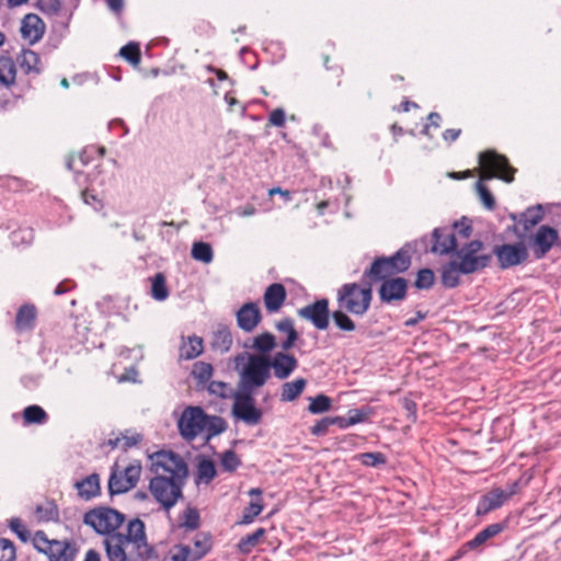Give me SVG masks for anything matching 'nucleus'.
<instances>
[{
    "label": "nucleus",
    "instance_id": "obj_1",
    "mask_svg": "<svg viewBox=\"0 0 561 561\" xmlns=\"http://www.w3.org/2000/svg\"><path fill=\"white\" fill-rule=\"evenodd\" d=\"M151 471L149 491H182L188 478L184 458L171 450H160L150 456Z\"/></svg>",
    "mask_w": 561,
    "mask_h": 561
},
{
    "label": "nucleus",
    "instance_id": "obj_2",
    "mask_svg": "<svg viewBox=\"0 0 561 561\" xmlns=\"http://www.w3.org/2000/svg\"><path fill=\"white\" fill-rule=\"evenodd\" d=\"M180 435L187 442L204 436L206 442L224 433L227 423L221 416L209 415L201 407H186L178 420Z\"/></svg>",
    "mask_w": 561,
    "mask_h": 561
},
{
    "label": "nucleus",
    "instance_id": "obj_3",
    "mask_svg": "<svg viewBox=\"0 0 561 561\" xmlns=\"http://www.w3.org/2000/svg\"><path fill=\"white\" fill-rule=\"evenodd\" d=\"M233 363L239 374V390L255 393L272 377V373L268 369L267 355L243 352L234 356Z\"/></svg>",
    "mask_w": 561,
    "mask_h": 561
},
{
    "label": "nucleus",
    "instance_id": "obj_4",
    "mask_svg": "<svg viewBox=\"0 0 561 561\" xmlns=\"http://www.w3.org/2000/svg\"><path fill=\"white\" fill-rule=\"evenodd\" d=\"M373 299L370 285L360 286L356 283H347L337 290L336 301L339 308L354 316H363L369 309Z\"/></svg>",
    "mask_w": 561,
    "mask_h": 561
},
{
    "label": "nucleus",
    "instance_id": "obj_5",
    "mask_svg": "<svg viewBox=\"0 0 561 561\" xmlns=\"http://www.w3.org/2000/svg\"><path fill=\"white\" fill-rule=\"evenodd\" d=\"M482 250L483 242L472 240L456 250L453 260L458 264L462 274H473L485 268L492 260V254L482 253Z\"/></svg>",
    "mask_w": 561,
    "mask_h": 561
},
{
    "label": "nucleus",
    "instance_id": "obj_6",
    "mask_svg": "<svg viewBox=\"0 0 561 561\" xmlns=\"http://www.w3.org/2000/svg\"><path fill=\"white\" fill-rule=\"evenodd\" d=\"M140 474V461L134 460L126 465L116 461L111 469L108 491H131L137 486Z\"/></svg>",
    "mask_w": 561,
    "mask_h": 561
},
{
    "label": "nucleus",
    "instance_id": "obj_7",
    "mask_svg": "<svg viewBox=\"0 0 561 561\" xmlns=\"http://www.w3.org/2000/svg\"><path fill=\"white\" fill-rule=\"evenodd\" d=\"M125 516L110 507H99L84 514V524L91 526L96 533L108 536L122 526Z\"/></svg>",
    "mask_w": 561,
    "mask_h": 561
},
{
    "label": "nucleus",
    "instance_id": "obj_8",
    "mask_svg": "<svg viewBox=\"0 0 561 561\" xmlns=\"http://www.w3.org/2000/svg\"><path fill=\"white\" fill-rule=\"evenodd\" d=\"M479 162L483 169L482 180L499 178L507 183L514 180L515 169L504 156L489 150L479 154Z\"/></svg>",
    "mask_w": 561,
    "mask_h": 561
},
{
    "label": "nucleus",
    "instance_id": "obj_9",
    "mask_svg": "<svg viewBox=\"0 0 561 561\" xmlns=\"http://www.w3.org/2000/svg\"><path fill=\"white\" fill-rule=\"evenodd\" d=\"M213 548V536L209 533H198L193 539V547L188 545L174 546L175 561H201Z\"/></svg>",
    "mask_w": 561,
    "mask_h": 561
},
{
    "label": "nucleus",
    "instance_id": "obj_10",
    "mask_svg": "<svg viewBox=\"0 0 561 561\" xmlns=\"http://www.w3.org/2000/svg\"><path fill=\"white\" fill-rule=\"evenodd\" d=\"M254 392L237 390L232 404V414L234 417L243 421L248 425H256L262 420V411L255 407Z\"/></svg>",
    "mask_w": 561,
    "mask_h": 561
},
{
    "label": "nucleus",
    "instance_id": "obj_11",
    "mask_svg": "<svg viewBox=\"0 0 561 561\" xmlns=\"http://www.w3.org/2000/svg\"><path fill=\"white\" fill-rule=\"evenodd\" d=\"M123 538L127 543L134 545L140 559L151 560L158 557L154 548L147 542L145 524L140 519L136 518L128 523L127 534H123Z\"/></svg>",
    "mask_w": 561,
    "mask_h": 561
},
{
    "label": "nucleus",
    "instance_id": "obj_12",
    "mask_svg": "<svg viewBox=\"0 0 561 561\" xmlns=\"http://www.w3.org/2000/svg\"><path fill=\"white\" fill-rule=\"evenodd\" d=\"M298 316L310 321L318 330H327L330 319L329 300L322 298L309 304L298 309Z\"/></svg>",
    "mask_w": 561,
    "mask_h": 561
},
{
    "label": "nucleus",
    "instance_id": "obj_13",
    "mask_svg": "<svg viewBox=\"0 0 561 561\" xmlns=\"http://www.w3.org/2000/svg\"><path fill=\"white\" fill-rule=\"evenodd\" d=\"M493 253L497 257L500 267L503 270L516 266L528 257L527 249L523 243L496 245L493 249Z\"/></svg>",
    "mask_w": 561,
    "mask_h": 561
},
{
    "label": "nucleus",
    "instance_id": "obj_14",
    "mask_svg": "<svg viewBox=\"0 0 561 561\" xmlns=\"http://www.w3.org/2000/svg\"><path fill=\"white\" fill-rule=\"evenodd\" d=\"M267 362L270 373L279 380L287 379L298 367V359L283 350L273 356L267 355Z\"/></svg>",
    "mask_w": 561,
    "mask_h": 561
},
{
    "label": "nucleus",
    "instance_id": "obj_15",
    "mask_svg": "<svg viewBox=\"0 0 561 561\" xmlns=\"http://www.w3.org/2000/svg\"><path fill=\"white\" fill-rule=\"evenodd\" d=\"M431 242L430 251L435 254L444 255L457 250L455 233L448 227L435 228L432 232Z\"/></svg>",
    "mask_w": 561,
    "mask_h": 561
},
{
    "label": "nucleus",
    "instance_id": "obj_16",
    "mask_svg": "<svg viewBox=\"0 0 561 561\" xmlns=\"http://www.w3.org/2000/svg\"><path fill=\"white\" fill-rule=\"evenodd\" d=\"M408 280L402 277L385 279L379 288L381 301L391 304L403 300L407 296Z\"/></svg>",
    "mask_w": 561,
    "mask_h": 561
},
{
    "label": "nucleus",
    "instance_id": "obj_17",
    "mask_svg": "<svg viewBox=\"0 0 561 561\" xmlns=\"http://www.w3.org/2000/svg\"><path fill=\"white\" fill-rule=\"evenodd\" d=\"M558 231L549 226H541L534 236L533 251L537 259L543 257L558 240Z\"/></svg>",
    "mask_w": 561,
    "mask_h": 561
},
{
    "label": "nucleus",
    "instance_id": "obj_18",
    "mask_svg": "<svg viewBox=\"0 0 561 561\" xmlns=\"http://www.w3.org/2000/svg\"><path fill=\"white\" fill-rule=\"evenodd\" d=\"M238 327L244 332H252L261 322V310L255 302L244 304L237 312Z\"/></svg>",
    "mask_w": 561,
    "mask_h": 561
},
{
    "label": "nucleus",
    "instance_id": "obj_19",
    "mask_svg": "<svg viewBox=\"0 0 561 561\" xmlns=\"http://www.w3.org/2000/svg\"><path fill=\"white\" fill-rule=\"evenodd\" d=\"M104 547L110 561H127L126 557V539L123 534L117 531L104 538Z\"/></svg>",
    "mask_w": 561,
    "mask_h": 561
},
{
    "label": "nucleus",
    "instance_id": "obj_20",
    "mask_svg": "<svg viewBox=\"0 0 561 561\" xmlns=\"http://www.w3.org/2000/svg\"><path fill=\"white\" fill-rule=\"evenodd\" d=\"M389 265L393 274L405 272L411 265V256L408 250L400 249L390 257H379L374 261V270L380 265Z\"/></svg>",
    "mask_w": 561,
    "mask_h": 561
},
{
    "label": "nucleus",
    "instance_id": "obj_21",
    "mask_svg": "<svg viewBox=\"0 0 561 561\" xmlns=\"http://www.w3.org/2000/svg\"><path fill=\"white\" fill-rule=\"evenodd\" d=\"M286 289L283 284L274 283L270 285L263 296L265 308L268 312H277L286 300Z\"/></svg>",
    "mask_w": 561,
    "mask_h": 561
},
{
    "label": "nucleus",
    "instance_id": "obj_22",
    "mask_svg": "<svg viewBox=\"0 0 561 561\" xmlns=\"http://www.w3.org/2000/svg\"><path fill=\"white\" fill-rule=\"evenodd\" d=\"M16 61L25 75L38 76L43 70L39 56L31 49H23L18 56Z\"/></svg>",
    "mask_w": 561,
    "mask_h": 561
},
{
    "label": "nucleus",
    "instance_id": "obj_23",
    "mask_svg": "<svg viewBox=\"0 0 561 561\" xmlns=\"http://www.w3.org/2000/svg\"><path fill=\"white\" fill-rule=\"evenodd\" d=\"M513 493H488L479 502L476 514L478 516L485 515L491 511L501 507Z\"/></svg>",
    "mask_w": 561,
    "mask_h": 561
},
{
    "label": "nucleus",
    "instance_id": "obj_24",
    "mask_svg": "<svg viewBox=\"0 0 561 561\" xmlns=\"http://www.w3.org/2000/svg\"><path fill=\"white\" fill-rule=\"evenodd\" d=\"M275 329L286 335V339L280 342V348L283 351H289L294 347L295 343L299 339V334L295 329L294 321L290 318H284L275 323Z\"/></svg>",
    "mask_w": 561,
    "mask_h": 561
},
{
    "label": "nucleus",
    "instance_id": "obj_25",
    "mask_svg": "<svg viewBox=\"0 0 561 561\" xmlns=\"http://www.w3.org/2000/svg\"><path fill=\"white\" fill-rule=\"evenodd\" d=\"M42 21L41 19L35 14H27L22 21L21 25V34L22 37L30 43H34L38 41L42 35L43 31L41 28Z\"/></svg>",
    "mask_w": 561,
    "mask_h": 561
},
{
    "label": "nucleus",
    "instance_id": "obj_26",
    "mask_svg": "<svg viewBox=\"0 0 561 561\" xmlns=\"http://www.w3.org/2000/svg\"><path fill=\"white\" fill-rule=\"evenodd\" d=\"M204 351L203 339L197 335L183 337L180 345V358L191 360L198 357Z\"/></svg>",
    "mask_w": 561,
    "mask_h": 561
},
{
    "label": "nucleus",
    "instance_id": "obj_27",
    "mask_svg": "<svg viewBox=\"0 0 561 561\" xmlns=\"http://www.w3.org/2000/svg\"><path fill=\"white\" fill-rule=\"evenodd\" d=\"M45 554L49 561H72L73 550L68 542L51 540V545L46 547Z\"/></svg>",
    "mask_w": 561,
    "mask_h": 561
},
{
    "label": "nucleus",
    "instance_id": "obj_28",
    "mask_svg": "<svg viewBox=\"0 0 561 561\" xmlns=\"http://www.w3.org/2000/svg\"><path fill=\"white\" fill-rule=\"evenodd\" d=\"M217 470L213 460L202 458L197 463L196 473L194 477L195 484L197 486L208 485L216 477Z\"/></svg>",
    "mask_w": 561,
    "mask_h": 561
},
{
    "label": "nucleus",
    "instance_id": "obj_29",
    "mask_svg": "<svg viewBox=\"0 0 561 561\" xmlns=\"http://www.w3.org/2000/svg\"><path fill=\"white\" fill-rule=\"evenodd\" d=\"M211 350L219 354L228 353L232 346V335L228 328L222 327L216 330L211 337Z\"/></svg>",
    "mask_w": 561,
    "mask_h": 561
},
{
    "label": "nucleus",
    "instance_id": "obj_30",
    "mask_svg": "<svg viewBox=\"0 0 561 561\" xmlns=\"http://www.w3.org/2000/svg\"><path fill=\"white\" fill-rule=\"evenodd\" d=\"M307 386L305 378H297L293 381H287L282 385L280 401L291 402L295 401L304 392Z\"/></svg>",
    "mask_w": 561,
    "mask_h": 561
},
{
    "label": "nucleus",
    "instance_id": "obj_31",
    "mask_svg": "<svg viewBox=\"0 0 561 561\" xmlns=\"http://www.w3.org/2000/svg\"><path fill=\"white\" fill-rule=\"evenodd\" d=\"M250 348L256 351V354L270 355L276 347V337L270 332L261 333L253 337Z\"/></svg>",
    "mask_w": 561,
    "mask_h": 561
},
{
    "label": "nucleus",
    "instance_id": "obj_32",
    "mask_svg": "<svg viewBox=\"0 0 561 561\" xmlns=\"http://www.w3.org/2000/svg\"><path fill=\"white\" fill-rule=\"evenodd\" d=\"M141 440H142L141 434L133 433L129 435L128 433H121L116 437L110 438L106 444L112 449L122 448L123 450H127V449L136 446L137 444H139Z\"/></svg>",
    "mask_w": 561,
    "mask_h": 561
},
{
    "label": "nucleus",
    "instance_id": "obj_33",
    "mask_svg": "<svg viewBox=\"0 0 561 561\" xmlns=\"http://www.w3.org/2000/svg\"><path fill=\"white\" fill-rule=\"evenodd\" d=\"M36 318V309L32 305L22 306L15 318L16 328L19 330H31L34 327Z\"/></svg>",
    "mask_w": 561,
    "mask_h": 561
},
{
    "label": "nucleus",
    "instance_id": "obj_34",
    "mask_svg": "<svg viewBox=\"0 0 561 561\" xmlns=\"http://www.w3.org/2000/svg\"><path fill=\"white\" fill-rule=\"evenodd\" d=\"M462 274L458 264L451 260L442 267V284L447 288H455L459 285V276Z\"/></svg>",
    "mask_w": 561,
    "mask_h": 561
},
{
    "label": "nucleus",
    "instance_id": "obj_35",
    "mask_svg": "<svg viewBox=\"0 0 561 561\" xmlns=\"http://www.w3.org/2000/svg\"><path fill=\"white\" fill-rule=\"evenodd\" d=\"M16 68L15 64L10 57H0V83L10 87L15 82Z\"/></svg>",
    "mask_w": 561,
    "mask_h": 561
},
{
    "label": "nucleus",
    "instance_id": "obj_36",
    "mask_svg": "<svg viewBox=\"0 0 561 561\" xmlns=\"http://www.w3.org/2000/svg\"><path fill=\"white\" fill-rule=\"evenodd\" d=\"M34 514L38 522H53L59 517L58 507L53 501L36 505Z\"/></svg>",
    "mask_w": 561,
    "mask_h": 561
},
{
    "label": "nucleus",
    "instance_id": "obj_37",
    "mask_svg": "<svg viewBox=\"0 0 561 561\" xmlns=\"http://www.w3.org/2000/svg\"><path fill=\"white\" fill-rule=\"evenodd\" d=\"M265 534L266 530L261 527L252 534L242 537L237 545L239 552L242 554H249L253 548L259 545L260 540L264 537Z\"/></svg>",
    "mask_w": 561,
    "mask_h": 561
},
{
    "label": "nucleus",
    "instance_id": "obj_38",
    "mask_svg": "<svg viewBox=\"0 0 561 561\" xmlns=\"http://www.w3.org/2000/svg\"><path fill=\"white\" fill-rule=\"evenodd\" d=\"M502 530H503L502 524H491V525L486 526L484 529H482L481 531H479L473 537V539H471L468 542V546L472 549L477 548V547L483 545L484 542H486L489 539L499 535Z\"/></svg>",
    "mask_w": 561,
    "mask_h": 561
},
{
    "label": "nucleus",
    "instance_id": "obj_39",
    "mask_svg": "<svg viewBox=\"0 0 561 561\" xmlns=\"http://www.w3.org/2000/svg\"><path fill=\"white\" fill-rule=\"evenodd\" d=\"M192 257L205 264H209L214 260V251L209 243L197 241L193 243Z\"/></svg>",
    "mask_w": 561,
    "mask_h": 561
},
{
    "label": "nucleus",
    "instance_id": "obj_40",
    "mask_svg": "<svg viewBox=\"0 0 561 561\" xmlns=\"http://www.w3.org/2000/svg\"><path fill=\"white\" fill-rule=\"evenodd\" d=\"M151 296L158 301H163L169 297L165 276L162 273H157L151 278Z\"/></svg>",
    "mask_w": 561,
    "mask_h": 561
},
{
    "label": "nucleus",
    "instance_id": "obj_41",
    "mask_svg": "<svg viewBox=\"0 0 561 561\" xmlns=\"http://www.w3.org/2000/svg\"><path fill=\"white\" fill-rule=\"evenodd\" d=\"M214 368L209 363L196 362L193 365L192 376L198 385L207 383L213 377Z\"/></svg>",
    "mask_w": 561,
    "mask_h": 561
},
{
    "label": "nucleus",
    "instance_id": "obj_42",
    "mask_svg": "<svg viewBox=\"0 0 561 561\" xmlns=\"http://www.w3.org/2000/svg\"><path fill=\"white\" fill-rule=\"evenodd\" d=\"M542 218V208L540 205L537 207H529L520 215L519 224H523L525 230L535 227Z\"/></svg>",
    "mask_w": 561,
    "mask_h": 561
},
{
    "label": "nucleus",
    "instance_id": "obj_43",
    "mask_svg": "<svg viewBox=\"0 0 561 561\" xmlns=\"http://www.w3.org/2000/svg\"><path fill=\"white\" fill-rule=\"evenodd\" d=\"M310 403L308 411L311 414H321L328 412L332 408V399L325 394H318L314 398H309Z\"/></svg>",
    "mask_w": 561,
    "mask_h": 561
},
{
    "label": "nucleus",
    "instance_id": "obj_44",
    "mask_svg": "<svg viewBox=\"0 0 561 561\" xmlns=\"http://www.w3.org/2000/svg\"><path fill=\"white\" fill-rule=\"evenodd\" d=\"M93 156L92 149H83L81 152H79L77 156H71L67 160V168L69 170H72L75 172H81V169L78 164H80L81 168L85 167L90 159Z\"/></svg>",
    "mask_w": 561,
    "mask_h": 561
},
{
    "label": "nucleus",
    "instance_id": "obj_45",
    "mask_svg": "<svg viewBox=\"0 0 561 561\" xmlns=\"http://www.w3.org/2000/svg\"><path fill=\"white\" fill-rule=\"evenodd\" d=\"M23 417L28 424H43L47 420V413L39 405H30L24 409Z\"/></svg>",
    "mask_w": 561,
    "mask_h": 561
},
{
    "label": "nucleus",
    "instance_id": "obj_46",
    "mask_svg": "<svg viewBox=\"0 0 561 561\" xmlns=\"http://www.w3.org/2000/svg\"><path fill=\"white\" fill-rule=\"evenodd\" d=\"M199 525L201 516L198 510L187 506L183 512L181 526L190 530H195L199 527Z\"/></svg>",
    "mask_w": 561,
    "mask_h": 561
},
{
    "label": "nucleus",
    "instance_id": "obj_47",
    "mask_svg": "<svg viewBox=\"0 0 561 561\" xmlns=\"http://www.w3.org/2000/svg\"><path fill=\"white\" fill-rule=\"evenodd\" d=\"M332 318L335 325L342 331L352 332L356 329L354 321L341 308L332 312Z\"/></svg>",
    "mask_w": 561,
    "mask_h": 561
},
{
    "label": "nucleus",
    "instance_id": "obj_48",
    "mask_svg": "<svg viewBox=\"0 0 561 561\" xmlns=\"http://www.w3.org/2000/svg\"><path fill=\"white\" fill-rule=\"evenodd\" d=\"M119 55L133 66L140 64V49L139 45L136 43H129L123 46L119 50Z\"/></svg>",
    "mask_w": 561,
    "mask_h": 561
},
{
    "label": "nucleus",
    "instance_id": "obj_49",
    "mask_svg": "<svg viewBox=\"0 0 561 561\" xmlns=\"http://www.w3.org/2000/svg\"><path fill=\"white\" fill-rule=\"evenodd\" d=\"M263 511V505L260 502H251L249 506L243 510L242 516L237 525H249L256 516Z\"/></svg>",
    "mask_w": 561,
    "mask_h": 561
},
{
    "label": "nucleus",
    "instance_id": "obj_50",
    "mask_svg": "<svg viewBox=\"0 0 561 561\" xmlns=\"http://www.w3.org/2000/svg\"><path fill=\"white\" fill-rule=\"evenodd\" d=\"M77 491H100V476L98 473H91L84 479L75 482Z\"/></svg>",
    "mask_w": 561,
    "mask_h": 561
},
{
    "label": "nucleus",
    "instance_id": "obj_51",
    "mask_svg": "<svg viewBox=\"0 0 561 561\" xmlns=\"http://www.w3.org/2000/svg\"><path fill=\"white\" fill-rule=\"evenodd\" d=\"M359 462L367 467H378L385 465L387 461L386 456L382 453H363L357 455Z\"/></svg>",
    "mask_w": 561,
    "mask_h": 561
},
{
    "label": "nucleus",
    "instance_id": "obj_52",
    "mask_svg": "<svg viewBox=\"0 0 561 561\" xmlns=\"http://www.w3.org/2000/svg\"><path fill=\"white\" fill-rule=\"evenodd\" d=\"M240 463L241 461L239 457L231 449L226 450L220 455V465L226 471H234L240 466Z\"/></svg>",
    "mask_w": 561,
    "mask_h": 561
},
{
    "label": "nucleus",
    "instance_id": "obj_53",
    "mask_svg": "<svg viewBox=\"0 0 561 561\" xmlns=\"http://www.w3.org/2000/svg\"><path fill=\"white\" fill-rule=\"evenodd\" d=\"M434 272L430 268L420 270L415 279V287L419 289H428L434 284Z\"/></svg>",
    "mask_w": 561,
    "mask_h": 561
},
{
    "label": "nucleus",
    "instance_id": "obj_54",
    "mask_svg": "<svg viewBox=\"0 0 561 561\" xmlns=\"http://www.w3.org/2000/svg\"><path fill=\"white\" fill-rule=\"evenodd\" d=\"M154 500L162 505L165 511L173 507L182 497L183 493H151Z\"/></svg>",
    "mask_w": 561,
    "mask_h": 561
},
{
    "label": "nucleus",
    "instance_id": "obj_55",
    "mask_svg": "<svg viewBox=\"0 0 561 561\" xmlns=\"http://www.w3.org/2000/svg\"><path fill=\"white\" fill-rule=\"evenodd\" d=\"M476 186L485 208L492 210L495 207V199L490 190L481 181H478Z\"/></svg>",
    "mask_w": 561,
    "mask_h": 561
},
{
    "label": "nucleus",
    "instance_id": "obj_56",
    "mask_svg": "<svg viewBox=\"0 0 561 561\" xmlns=\"http://www.w3.org/2000/svg\"><path fill=\"white\" fill-rule=\"evenodd\" d=\"M15 560V548L11 540L1 538L0 539V561H14Z\"/></svg>",
    "mask_w": 561,
    "mask_h": 561
},
{
    "label": "nucleus",
    "instance_id": "obj_57",
    "mask_svg": "<svg viewBox=\"0 0 561 561\" xmlns=\"http://www.w3.org/2000/svg\"><path fill=\"white\" fill-rule=\"evenodd\" d=\"M393 275L392 271H390L389 265H380L377 270H374V263L370 268L364 273L365 277H369L373 280L385 279L389 276Z\"/></svg>",
    "mask_w": 561,
    "mask_h": 561
},
{
    "label": "nucleus",
    "instance_id": "obj_58",
    "mask_svg": "<svg viewBox=\"0 0 561 561\" xmlns=\"http://www.w3.org/2000/svg\"><path fill=\"white\" fill-rule=\"evenodd\" d=\"M331 425V416H325L311 426L310 433L313 436H323L328 433Z\"/></svg>",
    "mask_w": 561,
    "mask_h": 561
},
{
    "label": "nucleus",
    "instance_id": "obj_59",
    "mask_svg": "<svg viewBox=\"0 0 561 561\" xmlns=\"http://www.w3.org/2000/svg\"><path fill=\"white\" fill-rule=\"evenodd\" d=\"M10 528L12 531L16 534V536L22 541H27L28 539V530L25 528V526L22 524L20 518H12L10 520Z\"/></svg>",
    "mask_w": 561,
    "mask_h": 561
},
{
    "label": "nucleus",
    "instance_id": "obj_60",
    "mask_svg": "<svg viewBox=\"0 0 561 561\" xmlns=\"http://www.w3.org/2000/svg\"><path fill=\"white\" fill-rule=\"evenodd\" d=\"M34 547L42 553L45 554V549L46 547L50 546L51 545V540H49L45 533L43 530H38L35 533V536H34Z\"/></svg>",
    "mask_w": 561,
    "mask_h": 561
},
{
    "label": "nucleus",
    "instance_id": "obj_61",
    "mask_svg": "<svg viewBox=\"0 0 561 561\" xmlns=\"http://www.w3.org/2000/svg\"><path fill=\"white\" fill-rule=\"evenodd\" d=\"M453 228L462 238H469L472 232V227L466 218L461 221H455Z\"/></svg>",
    "mask_w": 561,
    "mask_h": 561
},
{
    "label": "nucleus",
    "instance_id": "obj_62",
    "mask_svg": "<svg viewBox=\"0 0 561 561\" xmlns=\"http://www.w3.org/2000/svg\"><path fill=\"white\" fill-rule=\"evenodd\" d=\"M270 123L274 126L282 127L285 125V112L276 108L270 114Z\"/></svg>",
    "mask_w": 561,
    "mask_h": 561
},
{
    "label": "nucleus",
    "instance_id": "obj_63",
    "mask_svg": "<svg viewBox=\"0 0 561 561\" xmlns=\"http://www.w3.org/2000/svg\"><path fill=\"white\" fill-rule=\"evenodd\" d=\"M366 419H367V413L364 412L363 410L355 409V410H351L348 412V423H351V425L362 423Z\"/></svg>",
    "mask_w": 561,
    "mask_h": 561
},
{
    "label": "nucleus",
    "instance_id": "obj_64",
    "mask_svg": "<svg viewBox=\"0 0 561 561\" xmlns=\"http://www.w3.org/2000/svg\"><path fill=\"white\" fill-rule=\"evenodd\" d=\"M227 388V383L224 381H210L208 386V391L218 397L225 398V390Z\"/></svg>",
    "mask_w": 561,
    "mask_h": 561
}]
</instances>
